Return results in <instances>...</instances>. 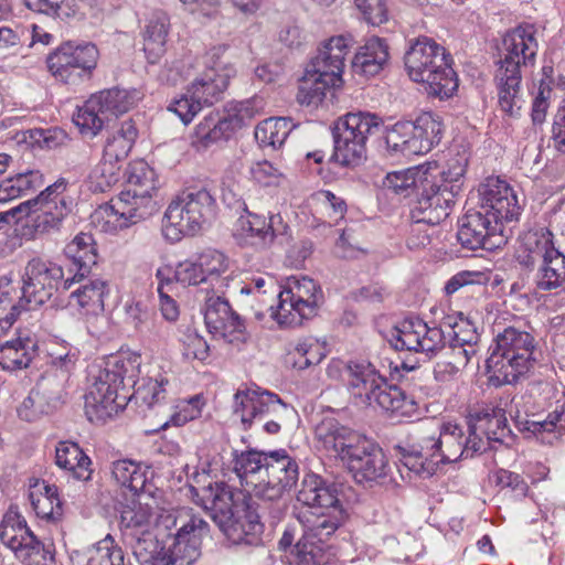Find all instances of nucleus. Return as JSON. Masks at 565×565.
<instances>
[{"label": "nucleus", "instance_id": "obj_55", "mask_svg": "<svg viewBox=\"0 0 565 565\" xmlns=\"http://www.w3.org/2000/svg\"><path fill=\"white\" fill-rule=\"evenodd\" d=\"M124 559L121 547L107 534L87 550L86 565H125Z\"/></svg>", "mask_w": 565, "mask_h": 565}, {"label": "nucleus", "instance_id": "obj_14", "mask_svg": "<svg viewBox=\"0 0 565 565\" xmlns=\"http://www.w3.org/2000/svg\"><path fill=\"white\" fill-rule=\"evenodd\" d=\"M443 154L440 159H444ZM439 160L429 159L426 160V175L430 174L433 178L437 175L433 174V171L438 170V175L444 181L443 184H431V194L426 192V212L428 211V217H426V224L439 225V228L431 234L426 233L428 243H433V236L440 243L446 239L448 231L445 228L444 221L448 217L450 209L455 203L454 192L449 189L448 183L458 181L463 174V166L456 160L454 164H444Z\"/></svg>", "mask_w": 565, "mask_h": 565}, {"label": "nucleus", "instance_id": "obj_64", "mask_svg": "<svg viewBox=\"0 0 565 565\" xmlns=\"http://www.w3.org/2000/svg\"><path fill=\"white\" fill-rule=\"evenodd\" d=\"M294 550L298 565H328L327 555L322 547L309 540L308 534H303Z\"/></svg>", "mask_w": 565, "mask_h": 565}, {"label": "nucleus", "instance_id": "obj_2", "mask_svg": "<svg viewBox=\"0 0 565 565\" xmlns=\"http://www.w3.org/2000/svg\"><path fill=\"white\" fill-rule=\"evenodd\" d=\"M315 434L320 447L340 458L358 482L376 481L386 475L387 461L382 448L335 419L322 420Z\"/></svg>", "mask_w": 565, "mask_h": 565}, {"label": "nucleus", "instance_id": "obj_37", "mask_svg": "<svg viewBox=\"0 0 565 565\" xmlns=\"http://www.w3.org/2000/svg\"><path fill=\"white\" fill-rule=\"evenodd\" d=\"M448 349H445L437 356L433 366V383L428 387L427 395L436 397L438 401H448L454 394L456 388V375L459 371V365L454 358L446 355Z\"/></svg>", "mask_w": 565, "mask_h": 565}, {"label": "nucleus", "instance_id": "obj_16", "mask_svg": "<svg viewBox=\"0 0 565 565\" xmlns=\"http://www.w3.org/2000/svg\"><path fill=\"white\" fill-rule=\"evenodd\" d=\"M0 541L28 565L53 559L51 545L40 541L15 507H10L0 522Z\"/></svg>", "mask_w": 565, "mask_h": 565}, {"label": "nucleus", "instance_id": "obj_31", "mask_svg": "<svg viewBox=\"0 0 565 565\" xmlns=\"http://www.w3.org/2000/svg\"><path fill=\"white\" fill-rule=\"evenodd\" d=\"M204 321L211 333L227 337L242 332L244 324L230 303L220 296H211L205 301Z\"/></svg>", "mask_w": 565, "mask_h": 565}, {"label": "nucleus", "instance_id": "obj_9", "mask_svg": "<svg viewBox=\"0 0 565 565\" xmlns=\"http://www.w3.org/2000/svg\"><path fill=\"white\" fill-rule=\"evenodd\" d=\"M264 106V99L254 96L228 104L224 115L210 113L195 127L192 137L193 147L202 150L221 140H228L238 129L259 116Z\"/></svg>", "mask_w": 565, "mask_h": 565}, {"label": "nucleus", "instance_id": "obj_24", "mask_svg": "<svg viewBox=\"0 0 565 565\" xmlns=\"http://www.w3.org/2000/svg\"><path fill=\"white\" fill-rule=\"evenodd\" d=\"M383 184L396 194L409 200L407 204L411 207L409 216L414 224H420L424 221V210L420 206L424 198V170L422 164H416L404 171L387 173Z\"/></svg>", "mask_w": 565, "mask_h": 565}, {"label": "nucleus", "instance_id": "obj_43", "mask_svg": "<svg viewBox=\"0 0 565 565\" xmlns=\"http://www.w3.org/2000/svg\"><path fill=\"white\" fill-rule=\"evenodd\" d=\"M534 284L541 291H556L565 288V255L557 252L535 267Z\"/></svg>", "mask_w": 565, "mask_h": 565}, {"label": "nucleus", "instance_id": "obj_20", "mask_svg": "<svg viewBox=\"0 0 565 565\" xmlns=\"http://www.w3.org/2000/svg\"><path fill=\"white\" fill-rule=\"evenodd\" d=\"M478 209L492 215L501 223L518 220L521 206L510 184L499 178L489 177L478 186Z\"/></svg>", "mask_w": 565, "mask_h": 565}, {"label": "nucleus", "instance_id": "obj_6", "mask_svg": "<svg viewBox=\"0 0 565 565\" xmlns=\"http://www.w3.org/2000/svg\"><path fill=\"white\" fill-rule=\"evenodd\" d=\"M494 341L486 361L487 372L498 384L513 383L535 362V339L527 331L508 327L497 334Z\"/></svg>", "mask_w": 565, "mask_h": 565}, {"label": "nucleus", "instance_id": "obj_34", "mask_svg": "<svg viewBox=\"0 0 565 565\" xmlns=\"http://www.w3.org/2000/svg\"><path fill=\"white\" fill-rule=\"evenodd\" d=\"M388 45L377 36L370 38L354 55L351 67L354 74L375 76L388 61Z\"/></svg>", "mask_w": 565, "mask_h": 565}, {"label": "nucleus", "instance_id": "obj_12", "mask_svg": "<svg viewBox=\"0 0 565 565\" xmlns=\"http://www.w3.org/2000/svg\"><path fill=\"white\" fill-rule=\"evenodd\" d=\"M233 409L245 429H249L256 420L269 418L263 428L267 434L276 435L280 430L279 420L291 408L277 394L255 386L237 390Z\"/></svg>", "mask_w": 565, "mask_h": 565}, {"label": "nucleus", "instance_id": "obj_36", "mask_svg": "<svg viewBox=\"0 0 565 565\" xmlns=\"http://www.w3.org/2000/svg\"><path fill=\"white\" fill-rule=\"evenodd\" d=\"M75 282L74 285H76ZM71 291L70 303L77 306L85 315H98L104 311V299L109 292L108 284L100 278L86 277Z\"/></svg>", "mask_w": 565, "mask_h": 565}, {"label": "nucleus", "instance_id": "obj_29", "mask_svg": "<svg viewBox=\"0 0 565 565\" xmlns=\"http://www.w3.org/2000/svg\"><path fill=\"white\" fill-rule=\"evenodd\" d=\"M351 45L352 39L349 36H332L322 44L318 54L308 66L326 76L328 78L327 82L333 81L342 86L345 57L350 52Z\"/></svg>", "mask_w": 565, "mask_h": 565}, {"label": "nucleus", "instance_id": "obj_18", "mask_svg": "<svg viewBox=\"0 0 565 565\" xmlns=\"http://www.w3.org/2000/svg\"><path fill=\"white\" fill-rule=\"evenodd\" d=\"M98 50L93 43L66 42L47 56L52 75L66 84H77L90 77L96 67Z\"/></svg>", "mask_w": 565, "mask_h": 565}, {"label": "nucleus", "instance_id": "obj_50", "mask_svg": "<svg viewBox=\"0 0 565 565\" xmlns=\"http://www.w3.org/2000/svg\"><path fill=\"white\" fill-rule=\"evenodd\" d=\"M151 531V513L141 505H128L120 514V532L124 541Z\"/></svg>", "mask_w": 565, "mask_h": 565}, {"label": "nucleus", "instance_id": "obj_28", "mask_svg": "<svg viewBox=\"0 0 565 565\" xmlns=\"http://www.w3.org/2000/svg\"><path fill=\"white\" fill-rule=\"evenodd\" d=\"M64 254L71 260L68 273L64 281V289L70 290L75 282L85 280L90 275L92 268L97 265L98 253L93 235L89 233L77 234L64 248Z\"/></svg>", "mask_w": 565, "mask_h": 565}, {"label": "nucleus", "instance_id": "obj_49", "mask_svg": "<svg viewBox=\"0 0 565 565\" xmlns=\"http://www.w3.org/2000/svg\"><path fill=\"white\" fill-rule=\"evenodd\" d=\"M169 19L164 13H156L146 26L143 50L150 63H156L163 54L168 36Z\"/></svg>", "mask_w": 565, "mask_h": 565}, {"label": "nucleus", "instance_id": "obj_62", "mask_svg": "<svg viewBox=\"0 0 565 565\" xmlns=\"http://www.w3.org/2000/svg\"><path fill=\"white\" fill-rule=\"evenodd\" d=\"M419 121V118L415 121H398V130L403 137L401 153L407 158L422 154L424 128Z\"/></svg>", "mask_w": 565, "mask_h": 565}, {"label": "nucleus", "instance_id": "obj_63", "mask_svg": "<svg viewBox=\"0 0 565 565\" xmlns=\"http://www.w3.org/2000/svg\"><path fill=\"white\" fill-rule=\"evenodd\" d=\"M424 41L420 35L407 41L404 54L405 70L413 82L424 83Z\"/></svg>", "mask_w": 565, "mask_h": 565}, {"label": "nucleus", "instance_id": "obj_51", "mask_svg": "<svg viewBox=\"0 0 565 565\" xmlns=\"http://www.w3.org/2000/svg\"><path fill=\"white\" fill-rule=\"evenodd\" d=\"M198 260L207 282L213 288L218 290L226 286V278L223 275L228 270L230 260L222 252L212 248L205 249L198 256Z\"/></svg>", "mask_w": 565, "mask_h": 565}, {"label": "nucleus", "instance_id": "obj_46", "mask_svg": "<svg viewBox=\"0 0 565 565\" xmlns=\"http://www.w3.org/2000/svg\"><path fill=\"white\" fill-rule=\"evenodd\" d=\"M35 514L41 519L57 521L63 515L62 501L57 487L43 482L42 487L29 494Z\"/></svg>", "mask_w": 565, "mask_h": 565}, {"label": "nucleus", "instance_id": "obj_26", "mask_svg": "<svg viewBox=\"0 0 565 565\" xmlns=\"http://www.w3.org/2000/svg\"><path fill=\"white\" fill-rule=\"evenodd\" d=\"M557 252L559 250L555 247L553 233L546 227H539L520 236L514 257L523 269L534 270Z\"/></svg>", "mask_w": 565, "mask_h": 565}, {"label": "nucleus", "instance_id": "obj_11", "mask_svg": "<svg viewBox=\"0 0 565 565\" xmlns=\"http://www.w3.org/2000/svg\"><path fill=\"white\" fill-rule=\"evenodd\" d=\"M139 99L137 90L111 88L94 94L73 115V121L83 136L98 135L111 117L127 113Z\"/></svg>", "mask_w": 565, "mask_h": 565}, {"label": "nucleus", "instance_id": "obj_52", "mask_svg": "<svg viewBox=\"0 0 565 565\" xmlns=\"http://www.w3.org/2000/svg\"><path fill=\"white\" fill-rule=\"evenodd\" d=\"M522 425L524 431L532 434L544 444H552L557 438V429L565 426V414L554 411L544 419L532 416V418L525 419Z\"/></svg>", "mask_w": 565, "mask_h": 565}, {"label": "nucleus", "instance_id": "obj_56", "mask_svg": "<svg viewBox=\"0 0 565 565\" xmlns=\"http://www.w3.org/2000/svg\"><path fill=\"white\" fill-rule=\"evenodd\" d=\"M443 64V70L430 71L426 78L428 94L440 100L452 97L458 89V77L452 66L450 64Z\"/></svg>", "mask_w": 565, "mask_h": 565}, {"label": "nucleus", "instance_id": "obj_44", "mask_svg": "<svg viewBox=\"0 0 565 565\" xmlns=\"http://www.w3.org/2000/svg\"><path fill=\"white\" fill-rule=\"evenodd\" d=\"M148 468L141 462L120 459L111 463V476L122 488L137 494L145 490Z\"/></svg>", "mask_w": 565, "mask_h": 565}, {"label": "nucleus", "instance_id": "obj_19", "mask_svg": "<svg viewBox=\"0 0 565 565\" xmlns=\"http://www.w3.org/2000/svg\"><path fill=\"white\" fill-rule=\"evenodd\" d=\"M502 225L499 220L478 207L469 210L460 220L457 238L467 249L490 250L504 241Z\"/></svg>", "mask_w": 565, "mask_h": 565}, {"label": "nucleus", "instance_id": "obj_39", "mask_svg": "<svg viewBox=\"0 0 565 565\" xmlns=\"http://www.w3.org/2000/svg\"><path fill=\"white\" fill-rule=\"evenodd\" d=\"M431 315L443 319V324L447 329L449 345L478 344L479 334L476 326L461 313H448L445 307L434 306L430 308Z\"/></svg>", "mask_w": 565, "mask_h": 565}, {"label": "nucleus", "instance_id": "obj_3", "mask_svg": "<svg viewBox=\"0 0 565 565\" xmlns=\"http://www.w3.org/2000/svg\"><path fill=\"white\" fill-rule=\"evenodd\" d=\"M140 359L138 353L126 352L104 361L85 395V414L90 422H104L124 407L129 398L127 387L137 384Z\"/></svg>", "mask_w": 565, "mask_h": 565}, {"label": "nucleus", "instance_id": "obj_33", "mask_svg": "<svg viewBox=\"0 0 565 565\" xmlns=\"http://www.w3.org/2000/svg\"><path fill=\"white\" fill-rule=\"evenodd\" d=\"M268 462V452L249 449L238 452L233 451V470L242 483L250 486L254 494L259 499L260 483L264 482V470Z\"/></svg>", "mask_w": 565, "mask_h": 565}, {"label": "nucleus", "instance_id": "obj_7", "mask_svg": "<svg viewBox=\"0 0 565 565\" xmlns=\"http://www.w3.org/2000/svg\"><path fill=\"white\" fill-rule=\"evenodd\" d=\"M215 198L206 189L184 191L168 206L164 213L163 234L178 242L182 235H194L216 216Z\"/></svg>", "mask_w": 565, "mask_h": 565}, {"label": "nucleus", "instance_id": "obj_60", "mask_svg": "<svg viewBox=\"0 0 565 565\" xmlns=\"http://www.w3.org/2000/svg\"><path fill=\"white\" fill-rule=\"evenodd\" d=\"M169 381L164 377H137L135 396L149 407L160 404L167 397V385Z\"/></svg>", "mask_w": 565, "mask_h": 565}, {"label": "nucleus", "instance_id": "obj_22", "mask_svg": "<svg viewBox=\"0 0 565 565\" xmlns=\"http://www.w3.org/2000/svg\"><path fill=\"white\" fill-rule=\"evenodd\" d=\"M207 531V522L192 515L178 530L172 545L168 548L167 565H192L201 555L202 537Z\"/></svg>", "mask_w": 565, "mask_h": 565}, {"label": "nucleus", "instance_id": "obj_61", "mask_svg": "<svg viewBox=\"0 0 565 565\" xmlns=\"http://www.w3.org/2000/svg\"><path fill=\"white\" fill-rule=\"evenodd\" d=\"M429 316V320L426 321V359L433 360V356L449 348V337L443 319L430 312Z\"/></svg>", "mask_w": 565, "mask_h": 565}, {"label": "nucleus", "instance_id": "obj_53", "mask_svg": "<svg viewBox=\"0 0 565 565\" xmlns=\"http://www.w3.org/2000/svg\"><path fill=\"white\" fill-rule=\"evenodd\" d=\"M412 320H404L398 326H393L386 331H382L383 339L395 350H406L418 352L422 347V338L414 330Z\"/></svg>", "mask_w": 565, "mask_h": 565}, {"label": "nucleus", "instance_id": "obj_30", "mask_svg": "<svg viewBox=\"0 0 565 565\" xmlns=\"http://www.w3.org/2000/svg\"><path fill=\"white\" fill-rule=\"evenodd\" d=\"M297 500L312 509H330L340 503L337 484L313 472L303 476Z\"/></svg>", "mask_w": 565, "mask_h": 565}, {"label": "nucleus", "instance_id": "obj_10", "mask_svg": "<svg viewBox=\"0 0 565 565\" xmlns=\"http://www.w3.org/2000/svg\"><path fill=\"white\" fill-rule=\"evenodd\" d=\"M322 300V289L313 279L292 276L281 287L271 318L281 328L299 327L317 315Z\"/></svg>", "mask_w": 565, "mask_h": 565}, {"label": "nucleus", "instance_id": "obj_57", "mask_svg": "<svg viewBox=\"0 0 565 565\" xmlns=\"http://www.w3.org/2000/svg\"><path fill=\"white\" fill-rule=\"evenodd\" d=\"M320 510V514L308 526V531L305 534L309 535V540L317 537L319 542H322L324 537L333 534L340 526L343 520V510L340 503L330 509Z\"/></svg>", "mask_w": 565, "mask_h": 565}, {"label": "nucleus", "instance_id": "obj_32", "mask_svg": "<svg viewBox=\"0 0 565 565\" xmlns=\"http://www.w3.org/2000/svg\"><path fill=\"white\" fill-rule=\"evenodd\" d=\"M263 529L264 523L259 521V515L245 504L242 512L235 513L220 530L233 544L255 545L260 541Z\"/></svg>", "mask_w": 565, "mask_h": 565}, {"label": "nucleus", "instance_id": "obj_25", "mask_svg": "<svg viewBox=\"0 0 565 565\" xmlns=\"http://www.w3.org/2000/svg\"><path fill=\"white\" fill-rule=\"evenodd\" d=\"M279 215H273L267 220L265 215L246 211L241 215L234 227V238L243 247H252L255 250H265L271 246L277 230H275V220Z\"/></svg>", "mask_w": 565, "mask_h": 565}, {"label": "nucleus", "instance_id": "obj_4", "mask_svg": "<svg viewBox=\"0 0 565 565\" xmlns=\"http://www.w3.org/2000/svg\"><path fill=\"white\" fill-rule=\"evenodd\" d=\"M154 171L143 161L131 164L128 169L127 185L117 198L102 205L95 212V218L105 220L103 230L116 232L129 227L153 214L156 203Z\"/></svg>", "mask_w": 565, "mask_h": 565}, {"label": "nucleus", "instance_id": "obj_59", "mask_svg": "<svg viewBox=\"0 0 565 565\" xmlns=\"http://www.w3.org/2000/svg\"><path fill=\"white\" fill-rule=\"evenodd\" d=\"M125 316L126 323L140 334L150 333L157 328L153 311L142 301L126 302Z\"/></svg>", "mask_w": 565, "mask_h": 565}, {"label": "nucleus", "instance_id": "obj_17", "mask_svg": "<svg viewBox=\"0 0 565 565\" xmlns=\"http://www.w3.org/2000/svg\"><path fill=\"white\" fill-rule=\"evenodd\" d=\"M66 280L61 265L40 257L30 259L24 268L20 306L34 310L47 302Z\"/></svg>", "mask_w": 565, "mask_h": 565}, {"label": "nucleus", "instance_id": "obj_41", "mask_svg": "<svg viewBox=\"0 0 565 565\" xmlns=\"http://www.w3.org/2000/svg\"><path fill=\"white\" fill-rule=\"evenodd\" d=\"M321 73L307 66L303 76L299 81L297 102L300 105L317 107L326 98L331 89L341 87L333 81H328Z\"/></svg>", "mask_w": 565, "mask_h": 565}, {"label": "nucleus", "instance_id": "obj_38", "mask_svg": "<svg viewBox=\"0 0 565 565\" xmlns=\"http://www.w3.org/2000/svg\"><path fill=\"white\" fill-rule=\"evenodd\" d=\"M55 463L71 472L74 479L88 481L92 478V460L76 443L60 441L55 448Z\"/></svg>", "mask_w": 565, "mask_h": 565}, {"label": "nucleus", "instance_id": "obj_42", "mask_svg": "<svg viewBox=\"0 0 565 565\" xmlns=\"http://www.w3.org/2000/svg\"><path fill=\"white\" fill-rule=\"evenodd\" d=\"M470 417L475 422V429L484 434L488 441L503 443L511 433L502 408L486 406Z\"/></svg>", "mask_w": 565, "mask_h": 565}, {"label": "nucleus", "instance_id": "obj_27", "mask_svg": "<svg viewBox=\"0 0 565 565\" xmlns=\"http://www.w3.org/2000/svg\"><path fill=\"white\" fill-rule=\"evenodd\" d=\"M426 428L433 430L427 439L431 441L430 448L435 450L430 455L429 466L455 461L462 457L463 434L458 425L444 423L434 417L426 423Z\"/></svg>", "mask_w": 565, "mask_h": 565}, {"label": "nucleus", "instance_id": "obj_5", "mask_svg": "<svg viewBox=\"0 0 565 565\" xmlns=\"http://www.w3.org/2000/svg\"><path fill=\"white\" fill-rule=\"evenodd\" d=\"M343 381L349 392L361 404H376L385 412L411 417L418 405L395 385H387L375 366L365 360L349 361L343 369Z\"/></svg>", "mask_w": 565, "mask_h": 565}, {"label": "nucleus", "instance_id": "obj_58", "mask_svg": "<svg viewBox=\"0 0 565 565\" xmlns=\"http://www.w3.org/2000/svg\"><path fill=\"white\" fill-rule=\"evenodd\" d=\"M289 356L295 367L303 370L319 364L326 356V349L318 340L307 338L297 342Z\"/></svg>", "mask_w": 565, "mask_h": 565}, {"label": "nucleus", "instance_id": "obj_35", "mask_svg": "<svg viewBox=\"0 0 565 565\" xmlns=\"http://www.w3.org/2000/svg\"><path fill=\"white\" fill-rule=\"evenodd\" d=\"M61 403L60 392H53L47 383L39 382L19 406L18 415L25 422H34L50 414Z\"/></svg>", "mask_w": 565, "mask_h": 565}, {"label": "nucleus", "instance_id": "obj_13", "mask_svg": "<svg viewBox=\"0 0 565 565\" xmlns=\"http://www.w3.org/2000/svg\"><path fill=\"white\" fill-rule=\"evenodd\" d=\"M228 85V76L214 67H206L195 74L180 97L174 98L168 110L174 113L188 125L204 106L217 103Z\"/></svg>", "mask_w": 565, "mask_h": 565}, {"label": "nucleus", "instance_id": "obj_8", "mask_svg": "<svg viewBox=\"0 0 565 565\" xmlns=\"http://www.w3.org/2000/svg\"><path fill=\"white\" fill-rule=\"evenodd\" d=\"M381 118L371 113H349L332 129L333 153L330 159L342 167H356L366 159V140L381 128Z\"/></svg>", "mask_w": 565, "mask_h": 565}, {"label": "nucleus", "instance_id": "obj_40", "mask_svg": "<svg viewBox=\"0 0 565 565\" xmlns=\"http://www.w3.org/2000/svg\"><path fill=\"white\" fill-rule=\"evenodd\" d=\"M36 342L30 338H17L0 344V366L17 371L26 369L36 355Z\"/></svg>", "mask_w": 565, "mask_h": 565}, {"label": "nucleus", "instance_id": "obj_15", "mask_svg": "<svg viewBox=\"0 0 565 565\" xmlns=\"http://www.w3.org/2000/svg\"><path fill=\"white\" fill-rule=\"evenodd\" d=\"M66 182L58 180L49 185L36 198L28 200L11 209L10 214H24L31 218L38 233L58 230L62 221L71 212L72 200L64 195Z\"/></svg>", "mask_w": 565, "mask_h": 565}, {"label": "nucleus", "instance_id": "obj_54", "mask_svg": "<svg viewBox=\"0 0 565 565\" xmlns=\"http://www.w3.org/2000/svg\"><path fill=\"white\" fill-rule=\"evenodd\" d=\"M44 183L43 175L39 170H28L10 177L2 181L3 193L7 201L28 195L29 193L41 188Z\"/></svg>", "mask_w": 565, "mask_h": 565}, {"label": "nucleus", "instance_id": "obj_21", "mask_svg": "<svg viewBox=\"0 0 565 565\" xmlns=\"http://www.w3.org/2000/svg\"><path fill=\"white\" fill-rule=\"evenodd\" d=\"M259 499H280L299 479L298 461L284 449L268 451V462L263 472Z\"/></svg>", "mask_w": 565, "mask_h": 565}, {"label": "nucleus", "instance_id": "obj_45", "mask_svg": "<svg viewBox=\"0 0 565 565\" xmlns=\"http://www.w3.org/2000/svg\"><path fill=\"white\" fill-rule=\"evenodd\" d=\"M140 565H167L168 552L152 531L125 541Z\"/></svg>", "mask_w": 565, "mask_h": 565}, {"label": "nucleus", "instance_id": "obj_1", "mask_svg": "<svg viewBox=\"0 0 565 565\" xmlns=\"http://www.w3.org/2000/svg\"><path fill=\"white\" fill-rule=\"evenodd\" d=\"M539 44L531 24L519 25L507 32L495 62L493 83L500 109L515 116L523 107V71L535 64Z\"/></svg>", "mask_w": 565, "mask_h": 565}, {"label": "nucleus", "instance_id": "obj_48", "mask_svg": "<svg viewBox=\"0 0 565 565\" xmlns=\"http://www.w3.org/2000/svg\"><path fill=\"white\" fill-rule=\"evenodd\" d=\"M296 126L290 117L268 118L256 127L255 138L263 147L279 148Z\"/></svg>", "mask_w": 565, "mask_h": 565}, {"label": "nucleus", "instance_id": "obj_23", "mask_svg": "<svg viewBox=\"0 0 565 565\" xmlns=\"http://www.w3.org/2000/svg\"><path fill=\"white\" fill-rule=\"evenodd\" d=\"M201 501L209 516L221 529L235 516V513L242 512L248 499L242 491L225 482H215L214 486L204 489Z\"/></svg>", "mask_w": 565, "mask_h": 565}, {"label": "nucleus", "instance_id": "obj_47", "mask_svg": "<svg viewBox=\"0 0 565 565\" xmlns=\"http://www.w3.org/2000/svg\"><path fill=\"white\" fill-rule=\"evenodd\" d=\"M138 130L131 119L124 120L111 136L106 140L103 157L110 161H120L125 159L131 150Z\"/></svg>", "mask_w": 565, "mask_h": 565}]
</instances>
